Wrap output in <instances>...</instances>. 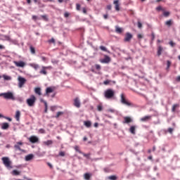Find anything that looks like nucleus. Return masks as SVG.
I'll use <instances>...</instances> for the list:
<instances>
[{"mask_svg": "<svg viewBox=\"0 0 180 180\" xmlns=\"http://www.w3.org/2000/svg\"><path fill=\"white\" fill-rule=\"evenodd\" d=\"M41 58L42 61H44V62L47 61V58H46L44 56H41Z\"/></svg>", "mask_w": 180, "mask_h": 180, "instance_id": "bf43d9fd", "label": "nucleus"}, {"mask_svg": "<svg viewBox=\"0 0 180 180\" xmlns=\"http://www.w3.org/2000/svg\"><path fill=\"white\" fill-rule=\"evenodd\" d=\"M168 131L170 133V134H172V131H174V129L172 128H169Z\"/></svg>", "mask_w": 180, "mask_h": 180, "instance_id": "052dcab7", "label": "nucleus"}, {"mask_svg": "<svg viewBox=\"0 0 180 180\" xmlns=\"http://www.w3.org/2000/svg\"><path fill=\"white\" fill-rule=\"evenodd\" d=\"M4 165L8 169H12V162L9 160L8 157H4L1 158Z\"/></svg>", "mask_w": 180, "mask_h": 180, "instance_id": "7ed1b4c3", "label": "nucleus"}, {"mask_svg": "<svg viewBox=\"0 0 180 180\" xmlns=\"http://www.w3.org/2000/svg\"><path fill=\"white\" fill-rule=\"evenodd\" d=\"M84 123L86 127H91V126H92V123L91 122V121H85Z\"/></svg>", "mask_w": 180, "mask_h": 180, "instance_id": "bb28decb", "label": "nucleus"}, {"mask_svg": "<svg viewBox=\"0 0 180 180\" xmlns=\"http://www.w3.org/2000/svg\"><path fill=\"white\" fill-rule=\"evenodd\" d=\"M107 9H108V11H110L112 9V6L111 5H108L107 6Z\"/></svg>", "mask_w": 180, "mask_h": 180, "instance_id": "0e129e2a", "label": "nucleus"}, {"mask_svg": "<svg viewBox=\"0 0 180 180\" xmlns=\"http://www.w3.org/2000/svg\"><path fill=\"white\" fill-rule=\"evenodd\" d=\"M113 4L114 5H115V11H120V5L119 4V0H115L113 1Z\"/></svg>", "mask_w": 180, "mask_h": 180, "instance_id": "a211bd4d", "label": "nucleus"}, {"mask_svg": "<svg viewBox=\"0 0 180 180\" xmlns=\"http://www.w3.org/2000/svg\"><path fill=\"white\" fill-rule=\"evenodd\" d=\"M32 19H33V20H37V16L32 15Z\"/></svg>", "mask_w": 180, "mask_h": 180, "instance_id": "69168bd1", "label": "nucleus"}, {"mask_svg": "<svg viewBox=\"0 0 180 180\" xmlns=\"http://www.w3.org/2000/svg\"><path fill=\"white\" fill-rule=\"evenodd\" d=\"M48 43H49V44H51V43L53 44H56V39H54V38H52V39L48 40Z\"/></svg>", "mask_w": 180, "mask_h": 180, "instance_id": "e433bc0d", "label": "nucleus"}, {"mask_svg": "<svg viewBox=\"0 0 180 180\" xmlns=\"http://www.w3.org/2000/svg\"><path fill=\"white\" fill-rule=\"evenodd\" d=\"M122 123L129 124V123H133V119L130 117H124V121Z\"/></svg>", "mask_w": 180, "mask_h": 180, "instance_id": "f8f14e48", "label": "nucleus"}, {"mask_svg": "<svg viewBox=\"0 0 180 180\" xmlns=\"http://www.w3.org/2000/svg\"><path fill=\"white\" fill-rule=\"evenodd\" d=\"M77 11H81V5L79 4H76Z\"/></svg>", "mask_w": 180, "mask_h": 180, "instance_id": "49530a36", "label": "nucleus"}, {"mask_svg": "<svg viewBox=\"0 0 180 180\" xmlns=\"http://www.w3.org/2000/svg\"><path fill=\"white\" fill-rule=\"evenodd\" d=\"M4 119H6V120H8V122H12V118H11V117H4Z\"/></svg>", "mask_w": 180, "mask_h": 180, "instance_id": "13d9d810", "label": "nucleus"}, {"mask_svg": "<svg viewBox=\"0 0 180 180\" xmlns=\"http://www.w3.org/2000/svg\"><path fill=\"white\" fill-rule=\"evenodd\" d=\"M73 105L75 106V108H81V101H79V98L77 97L74 99Z\"/></svg>", "mask_w": 180, "mask_h": 180, "instance_id": "9d476101", "label": "nucleus"}, {"mask_svg": "<svg viewBox=\"0 0 180 180\" xmlns=\"http://www.w3.org/2000/svg\"><path fill=\"white\" fill-rule=\"evenodd\" d=\"M151 117H153L152 115H146L141 118V122H148L151 120Z\"/></svg>", "mask_w": 180, "mask_h": 180, "instance_id": "4468645a", "label": "nucleus"}, {"mask_svg": "<svg viewBox=\"0 0 180 180\" xmlns=\"http://www.w3.org/2000/svg\"><path fill=\"white\" fill-rule=\"evenodd\" d=\"M115 30H116L117 33H122L123 32V30H122V28H120L119 27H116Z\"/></svg>", "mask_w": 180, "mask_h": 180, "instance_id": "4c0bfd02", "label": "nucleus"}, {"mask_svg": "<svg viewBox=\"0 0 180 180\" xmlns=\"http://www.w3.org/2000/svg\"><path fill=\"white\" fill-rule=\"evenodd\" d=\"M115 91L112 89H108L104 91V97L105 99H113L115 98Z\"/></svg>", "mask_w": 180, "mask_h": 180, "instance_id": "f257e3e1", "label": "nucleus"}, {"mask_svg": "<svg viewBox=\"0 0 180 180\" xmlns=\"http://www.w3.org/2000/svg\"><path fill=\"white\" fill-rule=\"evenodd\" d=\"M43 144L44 146H51V144H53V141L48 140V141H44Z\"/></svg>", "mask_w": 180, "mask_h": 180, "instance_id": "a878e982", "label": "nucleus"}, {"mask_svg": "<svg viewBox=\"0 0 180 180\" xmlns=\"http://www.w3.org/2000/svg\"><path fill=\"white\" fill-rule=\"evenodd\" d=\"M18 88H23V85H25L26 84L27 80L22 77H18Z\"/></svg>", "mask_w": 180, "mask_h": 180, "instance_id": "0eeeda50", "label": "nucleus"}, {"mask_svg": "<svg viewBox=\"0 0 180 180\" xmlns=\"http://www.w3.org/2000/svg\"><path fill=\"white\" fill-rule=\"evenodd\" d=\"M170 14L171 13H169V11H165V10L163 11V16H165V18H168Z\"/></svg>", "mask_w": 180, "mask_h": 180, "instance_id": "7c9ffc66", "label": "nucleus"}, {"mask_svg": "<svg viewBox=\"0 0 180 180\" xmlns=\"http://www.w3.org/2000/svg\"><path fill=\"white\" fill-rule=\"evenodd\" d=\"M64 115V112L59 111L56 113V115L55 116L56 119H58L60 116H63Z\"/></svg>", "mask_w": 180, "mask_h": 180, "instance_id": "c756f323", "label": "nucleus"}, {"mask_svg": "<svg viewBox=\"0 0 180 180\" xmlns=\"http://www.w3.org/2000/svg\"><path fill=\"white\" fill-rule=\"evenodd\" d=\"M138 39H143V35L141 34H139L137 35Z\"/></svg>", "mask_w": 180, "mask_h": 180, "instance_id": "680f3d73", "label": "nucleus"}, {"mask_svg": "<svg viewBox=\"0 0 180 180\" xmlns=\"http://www.w3.org/2000/svg\"><path fill=\"white\" fill-rule=\"evenodd\" d=\"M162 51H164V48L161 45L158 44V56L159 57L162 54Z\"/></svg>", "mask_w": 180, "mask_h": 180, "instance_id": "2eb2a0df", "label": "nucleus"}, {"mask_svg": "<svg viewBox=\"0 0 180 180\" xmlns=\"http://www.w3.org/2000/svg\"><path fill=\"white\" fill-rule=\"evenodd\" d=\"M34 157V156L33 155V154H30V155L25 156V161H30V160H33Z\"/></svg>", "mask_w": 180, "mask_h": 180, "instance_id": "5701e85b", "label": "nucleus"}, {"mask_svg": "<svg viewBox=\"0 0 180 180\" xmlns=\"http://www.w3.org/2000/svg\"><path fill=\"white\" fill-rule=\"evenodd\" d=\"M1 129L3 130H8V129H9V124L8 122H4L1 124Z\"/></svg>", "mask_w": 180, "mask_h": 180, "instance_id": "6ab92c4d", "label": "nucleus"}, {"mask_svg": "<svg viewBox=\"0 0 180 180\" xmlns=\"http://www.w3.org/2000/svg\"><path fill=\"white\" fill-rule=\"evenodd\" d=\"M108 179H110V180H116L117 179V176H115V175H112V176H109L108 177Z\"/></svg>", "mask_w": 180, "mask_h": 180, "instance_id": "f704fd0d", "label": "nucleus"}, {"mask_svg": "<svg viewBox=\"0 0 180 180\" xmlns=\"http://www.w3.org/2000/svg\"><path fill=\"white\" fill-rule=\"evenodd\" d=\"M110 82H112V81L110 80H105L103 82L104 85H109V84H110Z\"/></svg>", "mask_w": 180, "mask_h": 180, "instance_id": "a18cd8bd", "label": "nucleus"}, {"mask_svg": "<svg viewBox=\"0 0 180 180\" xmlns=\"http://www.w3.org/2000/svg\"><path fill=\"white\" fill-rule=\"evenodd\" d=\"M30 50L32 54H36V49L34 47H33V46H30Z\"/></svg>", "mask_w": 180, "mask_h": 180, "instance_id": "c85d7f7f", "label": "nucleus"}, {"mask_svg": "<svg viewBox=\"0 0 180 180\" xmlns=\"http://www.w3.org/2000/svg\"><path fill=\"white\" fill-rule=\"evenodd\" d=\"M56 109H57V106H51V110L52 112H56Z\"/></svg>", "mask_w": 180, "mask_h": 180, "instance_id": "09e8293b", "label": "nucleus"}, {"mask_svg": "<svg viewBox=\"0 0 180 180\" xmlns=\"http://www.w3.org/2000/svg\"><path fill=\"white\" fill-rule=\"evenodd\" d=\"M166 26H168V27H170V26H172V20H169L165 22Z\"/></svg>", "mask_w": 180, "mask_h": 180, "instance_id": "cd10ccee", "label": "nucleus"}, {"mask_svg": "<svg viewBox=\"0 0 180 180\" xmlns=\"http://www.w3.org/2000/svg\"><path fill=\"white\" fill-rule=\"evenodd\" d=\"M108 112H110L111 113H115V110L109 109V110H108Z\"/></svg>", "mask_w": 180, "mask_h": 180, "instance_id": "e2e57ef3", "label": "nucleus"}, {"mask_svg": "<svg viewBox=\"0 0 180 180\" xmlns=\"http://www.w3.org/2000/svg\"><path fill=\"white\" fill-rule=\"evenodd\" d=\"M13 63L16 67H20L21 68H23L26 65V63H25L22 60L18 61V62L15 60V61H13Z\"/></svg>", "mask_w": 180, "mask_h": 180, "instance_id": "1a4fd4ad", "label": "nucleus"}, {"mask_svg": "<svg viewBox=\"0 0 180 180\" xmlns=\"http://www.w3.org/2000/svg\"><path fill=\"white\" fill-rule=\"evenodd\" d=\"M30 67L34 68L35 70V71H37V69L40 68V65H39V64L30 63Z\"/></svg>", "mask_w": 180, "mask_h": 180, "instance_id": "412c9836", "label": "nucleus"}, {"mask_svg": "<svg viewBox=\"0 0 180 180\" xmlns=\"http://www.w3.org/2000/svg\"><path fill=\"white\" fill-rule=\"evenodd\" d=\"M82 11H83V13H86V8H83Z\"/></svg>", "mask_w": 180, "mask_h": 180, "instance_id": "774afa93", "label": "nucleus"}, {"mask_svg": "<svg viewBox=\"0 0 180 180\" xmlns=\"http://www.w3.org/2000/svg\"><path fill=\"white\" fill-rule=\"evenodd\" d=\"M101 63L108 64V63H110V58L108 56H105V58L101 60Z\"/></svg>", "mask_w": 180, "mask_h": 180, "instance_id": "dca6fc26", "label": "nucleus"}, {"mask_svg": "<svg viewBox=\"0 0 180 180\" xmlns=\"http://www.w3.org/2000/svg\"><path fill=\"white\" fill-rule=\"evenodd\" d=\"M36 96L34 95L30 96V98L27 99V103L28 106H34V104L36 103Z\"/></svg>", "mask_w": 180, "mask_h": 180, "instance_id": "39448f33", "label": "nucleus"}, {"mask_svg": "<svg viewBox=\"0 0 180 180\" xmlns=\"http://www.w3.org/2000/svg\"><path fill=\"white\" fill-rule=\"evenodd\" d=\"M75 150L79 154H82V151H81V150H79V146H75Z\"/></svg>", "mask_w": 180, "mask_h": 180, "instance_id": "72a5a7b5", "label": "nucleus"}, {"mask_svg": "<svg viewBox=\"0 0 180 180\" xmlns=\"http://www.w3.org/2000/svg\"><path fill=\"white\" fill-rule=\"evenodd\" d=\"M100 49H101L102 51H108V49H106V47H105L103 46H101Z\"/></svg>", "mask_w": 180, "mask_h": 180, "instance_id": "c03bdc74", "label": "nucleus"}, {"mask_svg": "<svg viewBox=\"0 0 180 180\" xmlns=\"http://www.w3.org/2000/svg\"><path fill=\"white\" fill-rule=\"evenodd\" d=\"M51 66H41V70L39 71V74L41 75H47V70H51Z\"/></svg>", "mask_w": 180, "mask_h": 180, "instance_id": "423d86ee", "label": "nucleus"}, {"mask_svg": "<svg viewBox=\"0 0 180 180\" xmlns=\"http://www.w3.org/2000/svg\"><path fill=\"white\" fill-rule=\"evenodd\" d=\"M54 89L51 87H47L46 89V94L49 95V94H51V92H53Z\"/></svg>", "mask_w": 180, "mask_h": 180, "instance_id": "393cba45", "label": "nucleus"}, {"mask_svg": "<svg viewBox=\"0 0 180 180\" xmlns=\"http://www.w3.org/2000/svg\"><path fill=\"white\" fill-rule=\"evenodd\" d=\"M131 39H133V35L129 32H127L125 34L124 41H130V40H131Z\"/></svg>", "mask_w": 180, "mask_h": 180, "instance_id": "9b49d317", "label": "nucleus"}, {"mask_svg": "<svg viewBox=\"0 0 180 180\" xmlns=\"http://www.w3.org/2000/svg\"><path fill=\"white\" fill-rule=\"evenodd\" d=\"M91 176H92V174L91 173H85L84 174V178L85 180L91 179Z\"/></svg>", "mask_w": 180, "mask_h": 180, "instance_id": "4be33fe9", "label": "nucleus"}, {"mask_svg": "<svg viewBox=\"0 0 180 180\" xmlns=\"http://www.w3.org/2000/svg\"><path fill=\"white\" fill-rule=\"evenodd\" d=\"M12 174L15 176L20 175V172L18 170H13Z\"/></svg>", "mask_w": 180, "mask_h": 180, "instance_id": "473e14b6", "label": "nucleus"}, {"mask_svg": "<svg viewBox=\"0 0 180 180\" xmlns=\"http://www.w3.org/2000/svg\"><path fill=\"white\" fill-rule=\"evenodd\" d=\"M30 143H32V144H34L36 143H39V137L36 136H31L29 139H28Z\"/></svg>", "mask_w": 180, "mask_h": 180, "instance_id": "6e6552de", "label": "nucleus"}, {"mask_svg": "<svg viewBox=\"0 0 180 180\" xmlns=\"http://www.w3.org/2000/svg\"><path fill=\"white\" fill-rule=\"evenodd\" d=\"M97 109L98 112H102V110H103V107L102 106V105L100 104L97 106Z\"/></svg>", "mask_w": 180, "mask_h": 180, "instance_id": "58836bf2", "label": "nucleus"}, {"mask_svg": "<svg viewBox=\"0 0 180 180\" xmlns=\"http://www.w3.org/2000/svg\"><path fill=\"white\" fill-rule=\"evenodd\" d=\"M42 19H44V20H49V18H47V15H41Z\"/></svg>", "mask_w": 180, "mask_h": 180, "instance_id": "864d4df0", "label": "nucleus"}, {"mask_svg": "<svg viewBox=\"0 0 180 180\" xmlns=\"http://www.w3.org/2000/svg\"><path fill=\"white\" fill-rule=\"evenodd\" d=\"M151 36H152V40H154L155 39V35L154 34V33H152Z\"/></svg>", "mask_w": 180, "mask_h": 180, "instance_id": "338daca9", "label": "nucleus"}, {"mask_svg": "<svg viewBox=\"0 0 180 180\" xmlns=\"http://www.w3.org/2000/svg\"><path fill=\"white\" fill-rule=\"evenodd\" d=\"M95 67H96V70H97L98 71H101V65H95Z\"/></svg>", "mask_w": 180, "mask_h": 180, "instance_id": "79ce46f5", "label": "nucleus"}, {"mask_svg": "<svg viewBox=\"0 0 180 180\" xmlns=\"http://www.w3.org/2000/svg\"><path fill=\"white\" fill-rule=\"evenodd\" d=\"M3 77L6 81H11V79H12V77L8 75H4Z\"/></svg>", "mask_w": 180, "mask_h": 180, "instance_id": "c9c22d12", "label": "nucleus"}, {"mask_svg": "<svg viewBox=\"0 0 180 180\" xmlns=\"http://www.w3.org/2000/svg\"><path fill=\"white\" fill-rule=\"evenodd\" d=\"M136 129H137V126L136 125L131 126L129 128L130 133H131V134H136Z\"/></svg>", "mask_w": 180, "mask_h": 180, "instance_id": "f3484780", "label": "nucleus"}, {"mask_svg": "<svg viewBox=\"0 0 180 180\" xmlns=\"http://www.w3.org/2000/svg\"><path fill=\"white\" fill-rule=\"evenodd\" d=\"M0 96H3L4 99H10L11 101H15L16 99L13 95V93L11 91H8L6 93H1Z\"/></svg>", "mask_w": 180, "mask_h": 180, "instance_id": "f03ea898", "label": "nucleus"}, {"mask_svg": "<svg viewBox=\"0 0 180 180\" xmlns=\"http://www.w3.org/2000/svg\"><path fill=\"white\" fill-rule=\"evenodd\" d=\"M20 146H23V142L22 141L17 142L16 144L14 145V148H15V150H19V151H22V149L20 148Z\"/></svg>", "mask_w": 180, "mask_h": 180, "instance_id": "ddd939ff", "label": "nucleus"}, {"mask_svg": "<svg viewBox=\"0 0 180 180\" xmlns=\"http://www.w3.org/2000/svg\"><path fill=\"white\" fill-rule=\"evenodd\" d=\"M59 155L60 157H65V152H63V151L59 152Z\"/></svg>", "mask_w": 180, "mask_h": 180, "instance_id": "de8ad7c7", "label": "nucleus"}, {"mask_svg": "<svg viewBox=\"0 0 180 180\" xmlns=\"http://www.w3.org/2000/svg\"><path fill=\"white\" fill-rule=\"evenodd\" d=\"M51 63H52V64H58V60H57L56 59H52Z\"/></svg>", "mask_w": 180, "mask_h": 180, "instance_id": "8fccbe9b", "label": "nucleus"}, {"mask_svg": "<svg viewBox=\"0 0 180 180\" xmlns=\"http://www.w3.org/2000/svg\"><path fill=\"white\" fill-rule=\"evenodd\" d=\"M176 108H179V104L173 105L172 112H175V110H176Z\"/></svg>", "mask_w": 180, "mask_h": 180, "instance_id": "2f4dec72", "label": "nucleus"}, {"mask_svg": "<svg viewBox=\"0 0 180 180\" xmlns=\"http://www.w3.org/2000/svg\"><path fill=\"white\" fill-rule=\"evenodd\" d=\"M64 16H65V18H68V16H70V13L65 12V13H64Z\"/></svg>", "mask_w": 180, "mask_h": 180, "instance_id": "4d7b16f0", "label": "nucleus"}, {"mask_svg": "<svg viewBox=\"0 0 180 180\" xmlns=\"http://www.w3.org/2000/svg\"><path fill=\"white\" fill-rule=\"evenodd\" d=\"M20 119V111L17 110L15 112V120H17V122H19Z\"/></svg>", "mask_w": 180, "mask_h": 180, "instance_id": "b1692460", "label": "nucleus"}, {"mask_svg": "<svg viewBox=\"0 0 180 180\" xmlns=\"http://www.w3.org/2000/svg\"><path fill=\"white\" fill-rule=\"evenodd\" d=\"M39 133H40L41 134H44L46 133V130H44V129H39Z\"/></svg>", "mask_w": 180, "mask_h": 180, "instance_id": "37998d69", "label": "nucleus"}, {"mask_svg": "<svg viewBox=\"0 0 180 180\" xmlns=\"http://www.w3.org/2000/svg\"><path fill=\"white\" fill-rule=\"evenodd\" d=\"M156 11H158V12H160V11H162V12H164L165 9L162 8V6H159L156 8Z\"/></svg>", "mask_w": 180, "mask_h": 180, "instance_id": "ea45409f", "label": "nucleus"}, {"mask_svg": "<svg viewBox=\"0 0 180 180\" xmlns=\"http://www.w3.org/2000/svg\"><path fill=\"white\" fill-rule=\"evenodd\" d=\"M169 46H171V47H174V46H175V43L172 41H170L169 42Z\"/></svg>", "mask_w": 180, "mask_h": 180, "instance_id": "3c124183", "label": "nucleus"}, {"mask_svg": "<svg viewBox=\"0 0 180 180\" xmlns=\"http://www.w3.org/2000/svg\"><path fill=\"white\" fill-rule=\"evenodd\" d=\"M138 27L139 29H141L143 27V24L140 21L138 22Z\"/></svg>", "mask_w": 180, "mask_h": 180, "instance_id": "603ef678", "label": "nucleus"}, {"mask_svg": "<svg viewBox=\"0 0 180 180\" xmlns=\"http://www.w3.org/2000/svg\"><path fill=\"white\" fill-rule=\"evenodd\" d=\"M82 155H84V157H85L86 158H88V159H89V157L91 156V153H87V154H86V153H84L83 152H82Z\"/></svg>", "mask_w": 180, "mask_h": 180, "instance_id": "a19ab883", "label": "nucleus"}, {"mask_svg": "<svg viewBox=\"0 0 180 180\" xmlns=\"http://www.w3.org/2000/svg\"><path fill=\"white\" fill-rule=\"evenodd\" d=\"M121 97V103H122V105H126L127 106H133V103L129 102L127 99H126V96H124V94H122L120 95Z\"/></svg>", "mask_w": 180, "mask_h": 180, "instance_id": "20e7f679", "label": "nucleus"}, {"mask_svg": "<svg viewBox=\"0 0 180 180\" xmlns=\"http://www.w3.org/2000/svg\"><path fill=\"white\" fill-rule=\"evenodd\" d=\"M167 68H169L171 67V62L169 60L167 61Z\"/></svg>", "mask_w": 180, "mask_h": 180, "instance_id": "6e6d98bb", "label": "nucleus"}, {"mask_svg": "<svg viewBox=\"0 0 180 180\" xmlns=\"http://www.w3.org/2000/svg\"><path fill=\"white\" fill-rule=\"evenodd\" d=\"M34 92L37 95H39V96H41V89L40 87H37L34 89Z\"/></svg>", "mask_w": 180, "mask_h": 180, "instance_id": "aec40b11", "label": "nucleus"}, {"mask_svg": "<svg viewBox=\"0 0 180 180\" xmlns=\"http://www.w3.org/2000/svg\"><path fill=\"white\" fill-rule=\"evenodd\" d=\"M38 4L39 5V8H44V4H41V2L38 1Z\"/></svg>", "mask_w": 180, "mask_h": 180, "instance_id": "5fc2aeb1", "label": "nucleus"}]
</instances>
